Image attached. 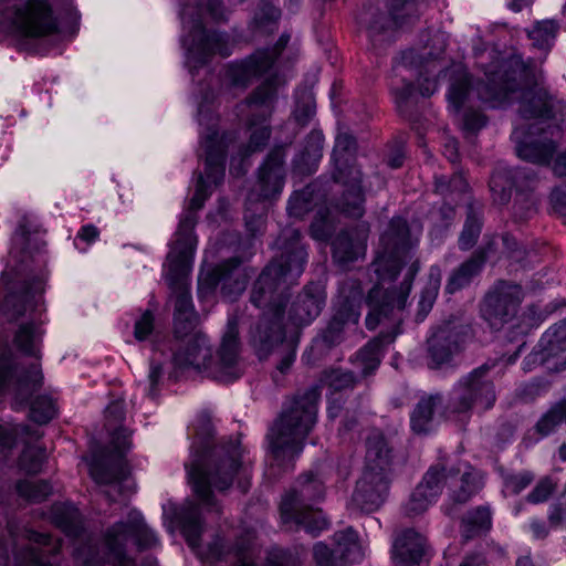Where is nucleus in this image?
I'll return each instance as SVG.
<instances>
[{"label": "nucleus", "mask_w": 566, "mask_h": 566, "mask_svg": "<svg viewBox=\"0 0 566 566\" xmlns=\"http://www.w3.org/2000/svg\"><path fill=\"white\" fill-rule=\"evenodd\" d=\"M412 247L406 220L400 217L392 218L381 237V251L374 262L378 283L369 292V313L365 317V326L370 331L386 321L392 326L355 354L352 361L363 371V376L373 374L380 366L386 347L400 333V313L406 306L412 280L419 270V260L415 256Z\"/></svg>", "instance_id": "f257e3e1"}, {"label": "nucleus", "mask_w": 566, "mask_h": 566, "mask_svg": "<svg viewBox=\"0 0 566 566\" xmlns=\"http://www.w3.org/2000/svg\"><path fill=\"white\" fill-rule=\"evenodd\" d=\"M301 233L292 228L283 230L277 244L282 250L260 274L252 292L250 303L263 313L250 327V344L261 357L283 340V307L286 306L287 290L303 273L306 252L300 242Z\"/></svg>", "instance_id": "f03ea898"}, {"label": "nucleus", "mask_w": 566, "mask_h": 566, "mask_svg": "<svg viewBox=\"0 0 566 566\" xmlns=\"http://www.w3.org/2000/svg\"><path fill=\"white\" fill-rule=\"evenodd\" d=\"M0 289L7 293L0 302V325L17 322L27 314L30 321L19 325L13 336V344L22 354L40 359L41 343L44 331L41 328L40 316L44 311L42 295L44 282L35 277L31 282L14 283L12 273L3 271L0 277ZM12 354L4 343L0 346V390L12 376Z\"/></svg>", "instance_id": "7ed1b4c3"}, {"label": "nucleus", "mask_w": 566, "mask_h": 566, "mask_svg": "<svg viewBox=\"0 0 566 566\" xmlns=\"http://www.w3.org/2000/svg\"><path fill=\"white\" fill-rule=\"evenodd\" d=\"M242 454L243 449L238 439L192 453V460L186 464L187 474L192 483V491L208 511L217 514L221 512L212 488L220 492L226 491L237 476L238 488L241 492H247L249 470L242 460Z\"/></svg>", "instance_id": "20e7f679"}, {"label": "nucleus", "mask_w": 566, "mask_h": 566, "mask_svg": "<svg viewBox=\"0 0 566 566\" xmlns=\"http://www.w3.org/2000/svg\"><path fill=\"white\" fill-rule=\"evenodd\" d=\"M321 390L317 386L296 392L287 400L269 433L274 460L289 465L303 450L304 441L318 417Z\"/></svg>", "instance_id": "39448f33"}, {"label": "nucleus", "mask_w": 566, "mask_h": 566, "mask_svg": "<svg viewBox=\"0 0 566 566\" xmlns=\"http://www.w3.org/2000/svg\"><path fill=\"white\" fill-rule=\"evenodd\" d=\"M196 214L187 212L179 221L176 241L167 255V283L175 295V333L186 335L196 326V311L189 294V273L196 251Z\"/></svg>", "instance_id": "423d86ee"}, {"label": "nucleus", "mask_w": 566, "mask_h": 566, "mask_svg": "<svg viewBox=\"0 0 566 566\" xmlns=\"http://www.w3.org/2000/svg\"><path fill=\"white\" fill-rule=\"evenodd\" d=\"M486 82H478L471 85L465 70L457 65L451 71V82L448 93L450 106L459 112L473 91L478 92V98L497 106L509 101L510 93L528 85V71L523 62L512 56L506 61L496 63L485 70Z\"/></svg>", "instance_id": "0eeeda50"}, {"label": "nucleus", "mask_w": 566, "mask_h": 566, "mask_svg": "<svg viewBox=\"0 0 566 566\" xmlns=\"http://www.w3.org/2000/svg\"><path fill=\"white\" fill-rule=\"evenodd\" d=\"M124 402L113 401L105 411L106 428L111 432V449L103 448L93 454L90 463V474L99 485L109 486L105 491L111 501L117 495H128L133 486L128 481L129 470L125 461V453L130 448V432L118 426L124 419Z\"/></svg>", "instance_id": "6e6552de"}, {"label": "nucleus", "mask_w": 566, "mask_h": 566, "mask_svg": "<svg viewBox=\"0 0 566 566\" xmlns=\"http://www.w3.org/2000/svg\"><path fill=\"white\" fill-rule=\"evenodd\" d=\"M323 495L324 484L321 479L311 473L300 475L282 499L280 512L283 524L302 527L313 536L324 532L329 525L328 521L322 511L311 507V503Z\"/></svg>", "instance_id": "1a4fd4ad"}, {"label": "nucleus", "mask_w": 566, "mask_h": 566, "mask_svg": "<svg viewBox=\"0 0 566 566\" xmlns=\"http://www.w3.org/2000/svg\"><path fill=\"white\" fill-rule=\"evenodd\" d=\"M135 539L137 546L149 548L157 543L155 533L148 528L143 516L138 512H133L128 516L127 523H117L106 533L107 564L111 566H130L132 562L126 557L124 546L127 537ZM75 560L84 566H105L95 554L93 545H87L75 549Z\"/></svg>", "instance_id": "9d476101"}, {"label": "nucleus", "mask_w": 566, "mask_h": 566, "mask_svg": "<svg viewBox=\"0 0 566 566\" xmlns=\"http://www.w3.org/2000/svg\"><path fill=\"white\" fill-rule=\"evenodd\" d=\"M490 369L491 365L485 363L458 380L451 391L444 416L468 417L474 409L484 412L493 408L496 392L494 382L489 376Z\"/></svg>", "instance_id": "9b49d317"}, {"label": "nucleus", "mask_w": 566, "mask_h": 566, "mask_svg": "<svg viewBox=\"0 0 566 566\" xmlns=\"http://www.w3.org/2000/svg\"><path fill=\"white\" fill-rule=\"evenodd\" d=\"M355 149L356 142L350 135L344 133L336 137L333 150L336 166L334 179L346 188L339 203L342 212L350 218H360L364 216L361 172L355 165L349 164Z\"/></svg>", "instance_id": "f8f14e48"}, {"label": "nucleus", "mask_w": 566, "mask_h": 566, "mask_svg": "<svg viewBox=\"0 0 566 566\" xmlns=\"http://www.w3.org/2000/svg\"><path fill=\"white\" fill-rule=\"evenodd\" d=\"M276 97V78L266 80L261 86L249 95L244 103L250 108V142L247 145L248 154L261 150L271 137L269 118L272 114L273 103Z\"/></svg>", "instance_id": "ddd939ff"}, {"label": "nucleus", "mask_w": 566, "mask_h": 566, "mask_svg": "<svg viewBox=\"0 0 566 566\" xmlns=\"http://www.w3.org/2000/svg\"><path fill=\"white\" fill-rule=\"evenodd\" d=\"M3 19L20 35L42 38L54 33L57 23L46 0H28L3 12Z\"/></svg>", "instance_id": "4468645a"}, {"label": "nucleus", "mask_w": 566, "mask_h": 566, "mask_svg": "<svg viewBox=\"0 0 566 566\" xmlns=\"http://www.w3.org/2000/svg\"><path fill=\"white\" fill-rule=\"evenodd\" d=\"M284 157L285 153L283 146L274 147L268 155L264 164L260 168L259 180L252 192L248 195L245 212L251 209L254 202L261 199L274 198L282 192L284 186ZM244 220L252 234L260 230L263 223L261 217L255 218L249 213L244 214Z\"/></svg>", "instance_id": "2eb2a0df"}, {"label": "nucleus", "mask_w": 566, "mask_h": 566, "mask_svg": "<svg viewBox=\"0 0 566 566\" xmlns=\"http://www.w3.org/2000/svg\"><path fill=\"white\" fill-rule=\"evenodd\" d=\"M242 373L238 319L230 316L221 343L214 355H211L207 376L221 382H230L238 379Z\"/></svg>", "instance_id": "dca6fc26"}, {"label": "nucleus", "mask_w": 566, "mask_h": 566, "mask_svg": "<svg viewBox=\"0 0 566 566\" xmlns=\"http://www.w3.org/2000/svg\"><path fill=\"white\" fill-rule=\"evenodd\" d=\"M523 298L518 285L499 281L485 295L481 313L491 327L501 328L517 313Z\"/></svg>", "instance_id": "f3484780"}, {"label": "nucleus", "mask_w": 566, "mask_h": 566, "mask_svg": "<svg viewBox=\"0 0 566 566\" xmlns=\"http://www.w3.org/2000/svg\"><path fill=\"white\" fill-rule=\"evenodd\" d=\"M326 295L323 287L315 283L305 285L291 303L285 316L283 307V337L287 332L296 331L316 319L325 306Z\"/></svg>", "instance_id": "a211bd4d"}, {"label": "nucleus", "mask_w": 566, "mask_h": 566, "mask_svg": "<svg viewBox=\"0 0 566 566\" xmlns=\"http://www.w3.org/2000/svg\"><path fill=\"white\" fill-rule=\"evenodd\" d=\"M361 293L359 289H353L349 294L340 291L335 312L322 331L317 342L326 348H332L343 340L344 328L348 324L356 325L360 316Z\"/></svg>", "instance_id": "6ab92c4d"}, {"label": "nucleus", "mask_w": 566, "mask_h": 566, "mask_svg": "<svg viewBox=\"0 0 566 566\" xmlns=\"http://www.w3.org/2000/svg\"><path fill=\"white\" fill-rule=\"evenodd\" d=\"M333 541L339 556L333 557L331 547L324 542L314 545L313 556L317 566H352L364 557L355 531H338L334 534Z\"/></svg>", "instance_id": "aec40b11"}, {"label": "nucleus", "mask_w": 566, "mask_h": 566, "mask_svg": "<svg viewBox=\"0 0 566 566\" xmlns=\"http://www.w3.org/2000/svg\"><path fill=\"white\" fill-rule=\"evenodd\" d=\"M391 478L365 473L356 481L350 497V507L359 513L370 514L378 511L386 502Z\"/></svg>", "instance_id": "412c9836"}, {"label": "nucleus", "mask_w": 566, "mask_h": 566, "mask_svg": "<svg viewBox=\"0 0 566 566\" xmlns=\"http://www.w3.org/2000/svg\"><path fill=\"white\" fill-rule=\"evenodd\" d=\"M178 521L185 539L192 551L208 559L219 560L223 558V545L220 538L211 543L206 553L201 549L200 538L203 532V523L200 504L193 502L185 504L178 514Z\"/></svg>", "instance_id": "4be33fe9"}, {"label": "nucleus", "mask_w": 566, "mask_h": 566, "mask_svg": "<svg viewBox=\"0 0 566 566\" xmlns=\"http://www.w3.org/2000/svg\"><path fill=\"white\" fill-rule=\"evenodd\" d=\"M528 364H538L551 371L566 369V327L549 328L537 348L527 356Z\"/></svg>", "instance_id": "5701e85b"}, {"label": "nucleus", "mask_w": 566, "mask_h": 566, "mask_svg": "<svg viewBox=\"0 0 566 566\" xmlns=\"http://www.w3.org/2000/svg\"><path fill=\"white\" fill-rule=\"evenodd\" d=\"M465 342L463 326L444 325L439 327L428 340L429 365L441 367L449 364L454 355L462 350Z\"/></svg>", "instance_id": "b1692460"}, {"label": "nucleus", "mask_w": 566, "mask_h": 566, "mask_svg": "<svg viewBox=\"0 0 566 566\" xmlns=\"http://www.w3.org/2000/svg\"><path fill=\"white\" fill-rule=\"evenodd\" d=\"M273 66V55L256 50L241 61L229 64L227 76L234 87H248Z\"/></svg>", "instance_id": "393cba45"}, {"label": "nucleus", "mask_w": 566, "mask_h": 566, "mask_svg": "<svg viewBox=\"0 0 566 566\" xmlns=\"http://www.w3.org/2000/svg\"><path fill=\"white\" fill-rule=\"evenodd\" d=\"M365 471L370 474L391 476L392 448L385 434L379 430H373L365 440Z\"/></svg>", "instance_id": "a878e982"}, {"label": "nucleus", "mask_w": 566, "mask_h": 566, "mask_svg": "<svg viewBox=\"0 0 566 566\" xmlns=\"http://www.w3.org/2000/svg\"><path fill=\"white\" fill-rule=\"evenodd\" d=\"M212 350L208 338L201 334H195L174 354V365L179 368H195L208 373Z\"/></svg>", "instance_id": "bb28decb"}, {"label": "nucleus", "mask_w": 566, "mask_h": 566, "mask_svg": "<svg viewBox=\"0 0 566 566\" xmlns=\"http://www.w3.org/2000/svg\"><path fill=\"white\" fill-rule=\"evenodd\" d=\"M369 228L360 224L352 230L342 231L333 242V256L342 265L364 256Z\"/></svg>", "instance_id": "cd10ccee"}, {"label": "nucleus", "mask_w": 566, "mask_h": 566, "mask_svg": "<svg viewBox=\"0 0 566 566\" xmlns=\"http://www.w3.org/2000/svg\"><path fill=\"white\" fill-rule=\"evenodd\" d=\"M192 46L189 51L192 56L200 63L205 64L211 54H220L221 56L230 55L228 36L217 31H207L201 23L192 27Z\"/></svg>", "instance_id": "c85d7f7f"}, {"label": "nucleus", "mask_w": 566, "mask_h": 566, "mask_svg": "<svg viewBox=\"0 0 566 566\" xmlns=\"http://www.w3.org/2000/svg\"><path fill=\"white\" fill-rule=\"evenodd\" d=\"M447 486L451 501L463 504L482 489L483 478L479 471L464 464L463 469L451 468L448 470Z\"/></svg>", "instance_id": "c756f323"}, {"label": "nucleus", "mask_w": 566, "mask_h": 566, "mask_svg": "<svg viewBox=\"0 0 566 566\" xmlns=\"http://www.w3.org/2000/svg\"><path fill=\"white\" fill-rule=\"evenodd\" d=\"M207 281L211 287L221 286V294L224 298L233 301L245 289L247 279L239 269L235 259H230L216 266L208 275Z\"/></svg>", "instance_id": "7c9ffc66"}, {"label": "nucleus", "mask_w": 566, "mask_h": 566, "mask_svg": "<svg viewBox=\"0 0 566 566\" xmlns=\"http://www.w3.org/2000/svg\"><path fill=\"white\" fill-rule=\"evenodd\" d=\"M424 552L426 537L413 528H405L396 536L392 545V557L400 566L420 564Z\"/></svg>", "instance_id": "2f4dec72"}, {"label": "nucleus", "mask_w": 566, "mask_h": 566, "mask_svg": "<svg viewBox=\"0 0 566 566\" xmlns=\"http://www.w3.org/2000/svg\"><path fill=\"white\" fill-rule=\"evenodd\" d=\"M563 109L564 105L555 101L544 88H530L523 93L520 113L524 118H553L555 109Z\"/></svg>", "instance_id": "473e14b6"}, {"label": "nucleus", "mask_w": 566, "mask_h": 566, "mask_svg": "<svg viewBox=\"0 0 566 566\" xmlns=\"http://www.w3.org/2000/svg\"><path fill=\"white\" fill-rule=\"evenodd\" d=\"M206 149V177L208 181L218 186L224 176L226 142L213 132L203 139Z\"/></svg>", "instance_id": "72a5a7b5"}, {"label": "nucleus", "mask_w": 566, "mask_h": 566, "mask_svg": "<svg viewBox=\"0 0 566 566\" xmlns=\"http://www.w3.org/2000/svg\"><path fill=\"white\" fill-rule=\"evenodd\" d=\"M43 247L44 242L38 237V231H31L29 220H21L13 237L11 256L22 265H28L34 258V251H40Z\"/></svg>", "instance_id": "f704fd0d"}, {"label": "nucleus", "mask_w": 566, "mask_h": 566, "mask_svg": "<svg viewBox=\"0 0 566 566\" xmlns=\"http://www.w3.org/2000/svg\"><path fill=\"white\" fill-rule=\"evenodd\" d=\"M54 525L70 537H80L83 532L81 513L71 504H55L51 511Z\"/></svg>", "instance_id": "c9c22d12"}, {"label": "nucleus", "mask_w": 566, "mask_h": 566, "mask_svg": "<svg viewBox=\"0 0 566 566\" xmlns=\"http://www.w3.org/2000/svg\"><path fill=\"white\" fill-rule=\"evenodd\" d=\"M484 262L485 255L483 252H475L451 273L447 284V291L454 293L467 286L471 280L482 271Z\"/></svg>", "instance_id": "e433bc0d"}, {"label": "nucleus", "mask_w": 566, "mask_h": 566, "mask_svg": "<svg viewBox=\"0 0 566 566\" xmlns=\"http://www.w3.org/2000/svg\"><path fill=\"white\" fill-rule=\"evenodd\" d=\"M17 397L24 401L32 392L43 385V373L39 363H33L29 368L14 369Z\"/></svg>", "instance_id": "4c0bfd02"}, {"label": "nucleus", "mask_w": 566, "mask_h": 566, "mask_svg": "<svg viewBox=\"0 0 566 566\" xmlns=\"http://www.w3.org/2000/svg\"><path fill=\"white\" fill-rule=\"evenodd\" d=\"M441 403L442 396L439 394L420 398L410 416L411 429L417 433L427 432L430 429L434 409Z\"/></svg>", "instance_id": "58836bf2"}, {"label": "nucleus", "mask_w": 566, "mask_h": 566, "mask_svg": "<svg viewBox=\"0 0 566 566\" xmlns=\"http://www.w3.org/2000/svg\"><path fill=\"white\" fill-rule=\"evenodd\" d=\"M492 527V514L489 507L480 506L469 511L462 518L461 534L465 539L475 537Z\"/></svg>", "instance_id": "ea45409f"}, {"label": "nucleus", "mask_w": 566, "mask_h": 566, "mask_svg": "<svg viewBox=\"0 0 566 566\" xmlns=\"http://www.w3.org/2000/svg\"><path fill=\"white\" fill-rule=\"evenodd\" d=\"M556 150L552 139L544 142H522L517 145V155L527 161L538 165H548Z\"/></svg>", "instance_id": "a19ab883"}, {"label": "nucleus", "mask_w": 566, "mask_h": 566, "mask_svg": "<svg viewBox=\"0 0 566 566\" xmlns=\"http://www.w3.org/2000/svg\"><path fill=\"white\" fill-rule=\"evenodd\" d=\"M522 172L516 170L513 175L512 170L503 168L497 169L491 177L490 189L493 198L499 203H505L512 196V189L514 186L513 179L520 176Z\"/></svg>", "instance_id": "79ce46f5"}, {"label": "nucleus", "mask_w": 566, "mask_h": 566, "mask_svg": "<svg viewBox=\"0 0 566 566\" xmlns=\"http://www.w3.org/2000/svg\"><path fill=\"white\" fill-rule=\"evenodd\" d=\"M566 422V399H562L548 409L539 421L535 423V431L543 437L553 433L562 423Z\"/></svg>", "instance_id": "37998d69"}, {"label": "nucleus", "mask_w": 566, "mask_h": 566, "mask_svg": "<svg viewBox=\"0 0 566 566\" xmlns=\"http://www.w3.org/2000/svg\"><path fill=\"white\" fill-rule=\"evenodd\" d=\"M254 531H243L232 549L234 566H255Z\"/></svg>", "instance_id": "c03bdc74"}, {"label": "nucleus", "mask_w": 566, "mask_h": 566, "mask_svg": "<svg viewBox=\"0 0 566 566\" xmlns=\"http://www.w3.org/2000/svg\"><path fill=\"white\" fill-rule=\"evenodd\" d=\"M468 190V182L462 174H454L451 178L443 175L436 176L434 178V191L443 198H451L452 200L457 196H462Z\"/></svg>", "instance_id": "a18cd8bd"}, {"label": "nucleus", "mask_w": 566, "mask_h": 566, "mask_svg": "<svg viewBox=\"0 0 566 566\" xmlns=\"http://www.w3.org/2000/svg\"><path fill=\"white\" fill-rule=\"evenodd\" d=\"M447 476L448 470L446 468L433 467L422 476L420 484L416 489H422V493H427L436 500L441 493L442 484H447Z\"/></svg>", "instance_id": "49530a36"}, {"label": "nucleus", "mask_w": 566, "mask_h": 566, "mask_svg": "<svg viewBox=\"0 0 566 566\" xmlns=\"http://www.w3.org/2000/svg\"><path fill=\"white\" fill-rule=\"evenodd\" d=\"M558 482L551 475L541 478L535 483L533 490L525 496V501L531 504H541L547 502L557 491Z\"/></svg>", "instance_id": "de8ad7c7"}, {"label": "nucleus", "mask_w": 566, "mask_h": 566, "mask_svg": "<svg viewBox=\"0 0 566 566\" xmlns=\"http://www.w3.org/2000/svg\"><path fill=\"white\" fill-rule=\"evenodd\" d=\"M46 459L45 450L39 447H27L19 458V468L27 474L41 472Z\"/></svg>", "instance_id": "09e8293b"}, {"label": "nucleus", "mask_w": 566, "mask_h": 566, "mask_svg": "<svg viewBox=\"0 0 566 566\" xmlns=\"http://www.w3.org/2000/svg\"><path fill=\"white\" fill-rule=\"evenodd\" d=\"M17 492L20 496L34 502L45 500L51 493V486L46 481H19L15 485Z\"/></svg>", "instance_id": "8fccbe9b"}, {"label": "nucleus", "mask_w": 566, "mask_h": 566, "mask_svg": "<svg viewBox=\"0 0 566 566\" xmlns=\"http://www.w3.org/2000/svg\"><path fill=\"white\" fill-rule=\"evenodd\" d=\"M481 230V219L476 214H474L472 212V208L469 207L467 221L459 238V248L463 251L470 250L479 239Z\"/></svg>", "instance_id": "3c124183"}, {"label": "nucleus", "mask_w": 566, "mask_h": 566, "mask_svg": "<svg viewBox=\"0 0 566 566\" xmlns=\"http://www.w3.org/2000/svg\"><path fill=\"white\" fill-rule=\"evenodd\" d=\"M56 415L55 402L51 397H38L31 405L30 418L40 423H48Z\"/></svg>", "instance_id": "603ef678"}, {"label": "nucleus", "mask_w": 566, "mask_h": 566, "mask_svg": "<svg viewBox=\"0 0 566 566\" xmlns=\"http://www.w3.org/2000/svg\"><path fill=\"white\" fill-rule=\"evenodd\" d=\"M389 12L396 24L402 25L418 15L416 0H390Z\"/></svg>", "instance_id": "864d4df0"}, {"label": "nucleus", "mask_w": 566, "mask_h": 566, "mask_svg": "<svg viewBox=\"0 0 566 566\" xmlns=\"http://www.w3.org/2000/svg\"><path fill=\"white\" fill-rule=\"evenodd\" d=\"M359 22L367 27L369 35L374 38L387 28L388 19L379 9L369 6L364 13H360Z\"/></svg>", "instance_id": "5fc2aeb1"}, {"label": "nucleus", "mask_w": 566, "mask_h": 566, "mask_svg": "<svg viewBox=\"0 0 566 566\" xmlns=\"http://www.w3.org/2000/svg\"><path fill=\"white\" fill-rule=\"evenodd\" d=\"M536 475L532 471H515L503 475V486L512 494H518L530 486Z\"/></svg>", "instance_id": "6e6d98bb"}, {"label": "nucleus", "mask_w": 566, "mask_h": 566, "mask_svg": "<svg viewBox=\"0 0 566 566\" xmlns=\"http://www.w3.org/2000/svg\"><path fill=\"white\" fill-rule=\"evenodd\" d=\"M434 501L427 493H422L421 489H415L410 494L408 502L405 504V513L409 517L423 514L430 504Z\"/></svg>", "instance_id": "4d7b16f0"}, {"label": "nucleus", "mask_w": 566, "mask_h": 566, "mask_svg": "<svg viewBox=\"0 0 566 566\" xmlns=\"http://www.w3.org/2000/svg\"><path fill=\"white\" fill-rule=\"evenodd\" d=\"M19 433L33 434L36 439L41 437V433L35 430L33 432L30 431L29 426H15L10 429L0 424V448L1 449H10L15 442V437Z\"/></svg>", "instance_id": "13d9d810"}, {"label": "nucleus", "mask_w": 566, "mask_h": 566, "mask_svg": "<svg viewBox=\"0 0 566 566\" xmlns=\"http://www.w3.org/2000/svg\"><path fill=\"white\" fill-rule=\"evenodd\" d=\"M311 209V192H295L289 200L287 210L293 217L300 218Z\"/></svg>", "instance_id": "bf43d9fd"}, {"label": "nucleus", "mask_w": 566, "mask_h": 566, "mask_svg": "<svg viewBox=\"0 0 566 566\" xmlns=\"http://www.w3.org/2000/svg\"><path fill=\"white\" fill-rule=\"evenodd\" d=\"M513 209L515 217L521 220H525L536 211V200L531 195H523V192H520L516 195Z\"/></svg>", "instance_id": "052dcab7"}, {"label": "nucleus", "mask_w": 566, "mask_h": 566, "mask_svg": "<svg viewBox=\"0 0 566 566\" xmlns=\"http://www.w3.org/2000/svg\"><path fill=\"white\" fill-rule=\"evenodd\" d=\"M324 137L319 133H312L307 136V144L301 154L303 160H317L322 157Z\"/></svg>", "instance_id": "680f3d73"}, {"label": "nucleus", "mask_w": 566, "mask_h": 566, "mask_svg": "<svg viewBox=\"0 0 566 566\" xmlns=\"http://www.w3.org/2000/svg\"><path fill=\"white\" fill-rule=\"evenodd\" d=\"M486 125V117L479 111L469 109L463 114L462 128L465 134H476Z\"/></svg>", "instance_id": "e2e57ef3"}, {"label": "nucleus", "mask_w": 566, "mask_h": 566, "mask_svg": "<svg viewBox=\"0 0 566 566\" xmlns=\"http://www.w3.org/2000/svg\"><path fill=\"white\" fill-rule=\"evenodd\" d=\"M155 316L150 310L144 312L142 317L135 322L134 337L137 340H145L154 329Z\"/></svg>", "instance_id": "0e129e2a"}, {"label": "nucleus", "mask_w": 566, "mask_h": 566, "mask_svg": "<svg viewBox=\"0 0 566 566\" xmlns=\"http://www.w3.org/2000/svg\"><path fill=\"white\" fill-rule=\"evenodd\" d=\"M437 294V289H424L422 293H420V301H418L417 304L416 321L421 322L427 317L436 302Z\"/></svg>", "instance_id": "69168bd1"}, {"label": "nucleus", "mask_w": 566, "mask_h": 566, "mask_svg": "<svg viewBox=\"0 0 566 566\" xmlns=\"http://www.w3.org/2000/svg\"><path fill=\"white\" fill-rule=\"evenodd\" d=\"M355 377L352 371L347 370H333L329 375V386L336 390H343L353 387Z\"/></svg>", "instance_id": "338daca9"}, {"label": "nucleus", "mask_w": 566, "mask_h": 566, "mask_svg": "<svg viewBox=\"0 0 566 566\" xmlns=\"http://www.w3.org/2000/svg\"><path fill=\"white\" fill-rule=\"evenodd\" d=\"M300 560L289 551H272L268 558V566H298Z\"/></svg>", "instance_id": "774afa93"}]
</instances>
